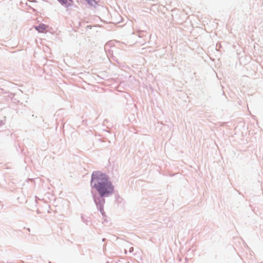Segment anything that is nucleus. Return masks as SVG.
<instances>
[{"mask_svg": "<svg viewBox=\"0 0 263 263\" xmlns=\"http://www.w3.org/2000/svg\"><path fill=\"white\" fill-rule=\"evenodd\" d=\"M90 193L97 209L103 217L106 216L104 211L105 198L111 196L115 192V186L106 173L100 171H93L90 181Z\"/></svg>", "mask_w": 263, "mask_h": 263, "instance_id": "1", "label": "nucleus"}, {"mask_svg": "<svg viewBox=\"0 0 263 263\" xmlns=\"http://www.w3.org/2000/svg\"><path fill=\"white\" fill-rule=\"evenodd\" d=\"M59 3L62 6H64L66 8H68L70 7L73 1L72 0H57Z\"/></svg>", "mask_w": 263, "mask_h": 263, "instance_id": "2", "label": "nucleus"}, {"mask_svg": "<svg viewBox=\"0 0 263 263\" xmlns=\"http://www.w3.org/2000/svg\"><path fill=\"white\" fill-rule=\"evenodd\" d=\"M35 28L39 32L43 33L46 30L47 26L44 24L41 23L38 26H36Z\"/></svg>", "mask_w": 263, "mask_h": 263, "instance_id": "3", "label": "nucleus"}, {"mask_svg": "<svg viewBox=\"0 0 263 263\" xmlns=\"http://www.w3.org/2000/svg\"><path fill=\"white\" fill-rule=\"evenodd\" d=\"M87 3L90 6L96 7V5H98L97 2L96 0H85Z\"/></svg>", "mask_w": 263, "mask_h": 263, "instance_id": "4", "label": "nucleus"}, {"mask_svg": "<svg viewBox=\"0 0 263 263\" xmlns=\"http://www.w3.org/2000/svg\"><path fill=\"white\" fill-rule=\"evenodd\" d=\"M81 219L82 221L86 224L88 225L90 222L89 219L88 217H86L84 214H81Z\"/></svg>", "mask_w": 263, "mask_h": 263, "instance_id": "5", "label": "nucleus"}, {"mask_svg": "<svg viewBox=\"0 0 263 263\" xmlns=\"http://www.w3.org/2000/svg\"><path fill=\"white\" fill-rule=\"evenodd\" d=\"M115 198L117 201L120 202L121 201H120V197L119 194H116L115 195Z\"/></svg>", "mask_w": 263, "mask_h": 263, "instance_id": "6", "label": "nucleus"}, {"mask_svg": "<svg viewBox=\"0 0 263 263\" xmlns=\"http://www.w3.org/2000/svg\"><path fill=\"white\" fill-rule=\"evenodd\" d=\"M4 124H5L3 120H0V126H2Z\"/></svg>", "mask_w": 263, "mask_h": 263, "instance_id": "7", "label": "nucleus"}, {"mask_svg": "<svg viewBox=\"0 0 263 263\" xmlns=\"http://www.w3.org/2000/svg\"><path fill=\"white\" fill-rule=\"evenodd\" d=\"M133 251H134V248H133V247H132V248H130L129 249V252H133Z\"/></svg>", "mask_w": 263, "mask_h": 263, "instance_id": "8", "label": "nucleus"}, {"mask_svg": "<svg viewBox=\"0 0 263 263\" xmlns=\"http://www.w3.org/2000/svg\"><path fill=\"white\" fill-rule=\"evenodd\" d=\"M3 91H4V90H3V88H0V92H1V93H4V92H3Z\"/></svg>", "mask_w": 263, "mask_h": 263, "instance_id": "9", "label": "nucleus"}, {"mask_svg": "<svg viewBox=\"0 0 263 263\" xmlns=\"http://www.w3.org/2000/svg\"><path fill=\"white\" fill-rule=\"evenodd\" d=\"M105 240H106V238H103V239H102V241H105Z\"/></svg>", "mask_w": 263, "mask_h": 263, "instance_id": "10", "label": "nucleus"}, {"mask_svg": "<svg viewBox=\"0 0 263 263\" xmlns=\"http://www.w3.org/2000/svg\"><path fill=\"white\" fill-rule=\"evenodd\" d=\"M37 214H39V213H40L39 211H38V210L37 211Z\"/></svg>", "mask_w": 263, "mask_h": 263, "instance_id": "11", "label": "nucleus"}, {"mask_svg": "<svg viewBox=\"0 0 263 263\" xmlns=\"http://www.w3.org/2000/svg\"><path fill=\"white\" fill-rule=\"evenodd\" d=\"M97 77L100 78V77L98 75H97Z\"/></svg>", "mask_w": 263, "mask_h": 263, "instance_id": "12", "label": "nucleus"}, {"mask_svg": "<svg viewBox=\"0 0 263 263\" xmlns=\"http://www.w3.org/2000/svg\"><path fill=\"white\" fill-rule=\"evenodd\" d=\"M49 263H52V262H50V261H49Z\"/></svg>", "mask_w": 263, "mask_h": 263, "instance_id": "13", "label": "nucleus"}]
</instances>
